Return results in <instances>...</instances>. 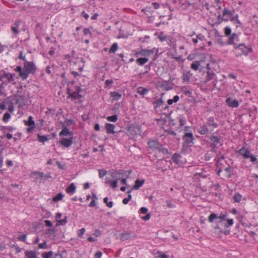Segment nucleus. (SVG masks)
Returning a JSON list of instances; mask_svg holds the SVG:
<instances>
[{"mask_svg":"<svg viewBox=\"0 0 258 258\" xmlns=\"http://www.w3.org/2000/svg\"><path fill=\"white\" fill-rule=\"evenodd\" d=\"M183 143L182 147L184 149L190 147L193 144L194 140V136L192 133H185L183 137Z\"/></svg>","mask_w":258,"mask_h":258,"instance_id":"9","label":"nucleus"},{"mask_svg":"<svg viewBox=\"0 0 258 258\" xmlns=\"http://www.w3.org/2000/svg\"><path fill=\"white\" fill-rule=\"evenodd\" d=\"M63 195L61 192L58 193L56 196L54 197L52 199V201L54 202H57L62 199Z\"/></svg>","mask_w":258,"mask_h":258,"instance_id":"44","label":"nucleus"},{"mask_svg":"<svg viewBox=\"0 0 258 258\" xmlns=\"http://www.w3.org/2000/svg\"><path fill=\"white\" fill-rule=\"evenodd\" d=\"M172 110H169V107L168 105H166L163 108V113L166 115L167 117L170 116Z\"/></svg>","mask_w":258,"mask_h":258,"instance_id":"41","label":"nucleus"},{"mask_svg":"<svg viewBox=\"0 0 258 258\" xmlns=\"http://www.w3.org/2000/svg\"><path fill=\"white\" fill-rule=\"evenodd\" d=\"M219 124L215 121L214 117L210 116L208 118L206 124L199 128L198 132L202 135H206L210 132H212V129L217 128Z\"/></svg>","mask_w":258,"mask_h":258,"instance_id":"2","label":"nucleus"},{"mask_svg":"<svg viewBox=\"0 0 258 258\" xmlns=\"http://www.w3.org/2000/svg\"><path fill=\"white\" fill-rule=\"evenodd\" d=\"M158 151L160 152H162L163 154H167L168 153V150L166 148L163 147L161 144V147H160L159 148H158Z\"/></svg>","mask_w":258,"mask_h":258,"instance_id":"59","label":"nucleus"},{"mask_svg":"<svg viewBox=\"0 0 258 258\" xmlns=\"http://www.w3.org/2000/svg\"><path fill=\"white\" fill-rule=\"evenodd\" d=\"M241 195L239 193H236L233 197V200L235 203H239L241 199Z\"/></svg>","mask_w":258,"mask_h":258,"instance_id":"43","label":"nucleus"},{"mask_svg":"<svg viewBox=\"0 0 258 258\" xmlns=\"http://www.w3.org/2000/svg\"><path fill=\"white\" fill-rule=\"evenodd\" d=\"M174 3L177 4L182 10L186 9L189 6L194 5V3H190L187 0H173Z\"/></svg>","mask_w":258,"mask_h":258,"instance_id":"14","label":"nucleus"},{"mask_svg":"<svg viewBox=\"0 0 258 258\" xmlns=\"http://www.w3.org/2000/svg\"><path fill=\"white\" fill-rule=\"evenodd\" d=\"M23 67L26 80L28 78L30 74L34 75L37 69L33 61H29L27 60L24 62Z\"/></svg>","mask_w":258,"mask_h":258,"instance_id":"4","label":"nucleus"},{"mask_svg":"<svg viewBox=\"0 0 258 258\" xmlns=\"http://www.w3.org/2000/svg\"><path fill=\"white\" fill-rule=\"evenodd\" d=\"M164 93L161 94V97L159 99H156L153 102V104L154 105V107L155 109L160 107L161 106L163 105L164 104V102L162 99V97Z\"/></svg>","mask_w":258,"mask_h":258,"instance_id":"23","label":"nucleus"},{"mask_svg":"<svg viewBox=\"0 0 258 258\" xmlns=\"http://www.w3.org/2000/svg\"><path fill=\"white\" fill-rule=\"evenodd\" d=\"M49 136V135L48 136H41L40 134H37L38 141L39 142L44 143L45 142L48 141L49 139V138L48 137Z\"/></svg>","mask_w":258,"mask_h":258,"instance_id":"38","label":"nucleus"},{"mask_svg":"<svg viewBox=\"0 0 258 258\" xmlns=\"http://www.w3.org/2000/svg\"><path fill=\"white\" fill-rule=\"evenodd\" d=\"M55 230L53 228H49L46 230V233L48 234L50 236H53L55 237Z\"/></svg>","mask_w":258,"mask_h":258,"instance_id":"48","label":"nucleus"},{"mask_svg":"<svg viewBox=\"0 0 258 258\" xmlns=\"http://www.w3.org/2000/svg\"><path fill=\"white\" fill-rule=\"evenodd\" d=\"M46 243V241L44 240L43 243L39 244L38 248L40 249H46L47 248Z\"/></svg>","mask_w":258,"mask_h":258,"instance_id":"61","label":"nucleus"},{"mask_svg":"<svg viewBox=\"0 0 258 258\" xmlns=\"http://www.w3.org/2000/svg\"><path fill=\"white\" fill-rule=\"evenodd\" d=\"M115 127V126L114 124L109 123H106L105 125V128L106 129V133L108 134H114L115 133V132L114 131Z\"/></svg>","mask_w":258,"mask_h":258,"instance_id":"25","label":"nucleus"},{"mask_svg":"<svg viewBox=\"0 0 258 258\" xmlns=\"http://www.w3.org/2000/svg\"><path fill=\"white\" fill-rule=\"evenodd\" d=\"M156 87L161 88L164 90L168 91L172 89L173 87L169 83V81H158L156 84Z\"/></svg>","mask_w":258,"mask_h":258,"instance_id":"11","label":"nucleus"},{"mask_svg":"<svg viewBox=\"0 0 258 258\" xmlns=\"http://www.w3.org/2000/svg\"><path fill=\"white\" fill-rule=\"evenodd\" d=\"M149 92V89L143 87H139L137 88V92L141 95H144Z\"/></svg>","mask_w":258,"mask_h":258,"instance_id":"36","label":"nucleus"},{"mask_svg":"<svg viewBox=\"0 0 258 258\" xmlns=\"http://www.w3.org/2000/svg\"><path fill=\"white\" fill-rule=\"evenodd\" d=\"M111 177L118 180L123 177V172L122 170H115L111 173Z\"/></svg>","mask_w":258,"mask_h":258,"instance_id":"22","label":"nucleus"},{"mask_svg":"<svg viewBox=\"0 0 258 258\" xmlns=\"http://www.w3.org/2000/svg\"><path fill=\"white\" fill-rule=\"evenodd\" d=\"M75 51L73 50L72 51V55L67 54L65 55V59L67 60V61L70 63V66L72 63V61L76 57L75 56Z\"/></svg>","mask_w":258,"mask_h":258,"instance_id":"30","label":"nucleus"},{"mask_svg":"<svg viewBox=\"0 0 258 258\" xmlns=\"http://www.w3.org/2000/svg\"><path fill=\"white\" fill-rule=\"evenodd\" d=\"M153 53L154 51L153 50L142 49L141 50H140V54L141 56H149Z\"/></svg>","mask_w":258,"mask_h":258,"instance_id":"34","label":"nucleus"},{"mask_svg":"<svg viewBox=\"0 0 258 258\" xmlns=\"http://www.w3.org/2000/svg\"><path fill=\"white\" fill-rule=\"evenodd\" d=\"M15 74L6 72L4 70L0 71V81L7 85L11 82L15 81Z\"/></svg>","mask_w":258,"mask_h":258,"instance_id":"5","label":"nucleus"},{"mask_svg":"<svg viewBox=\"0 0 258 258\" xmlns=\"http://www.w3.org/2000/svg\"><path fill=\"white\" fill-rule=\"evenodd\" d=\"M148 60L149 59L147 57H140L136 59V62L138 64L143 66L147 62Z\"/></svg>","mask_w":258,"mask_h":258,"instance_id":"32","label":"nucleus"},{"mask_svg":"<svg viewBox=\"0 0 258 258\" xmlns=\"http://www.w3.org/2000/svg\"><path fill=\"white\" fill-rule=\"evenodd\" d=\"M11 118V114L9 112H6L4 114V116H3V120L5 122H7L8 121V120H9V119Z\"/></svg>","mask_w":258,"mask_h":258,"instance_id":"55","label":"nucleus"},{"mask_svg":"<svg viewBox=\"0 0 258 258\" xmlns=\"http://www.w3.org/2000/svg\"><path fill=\"white\" fill-rule=\"evenodd\" d=\"M224 33L226 36H230L231 34V30L230 27H226L224 28Z\"/></svg>","mask_w":258,"mask_h":258,"instance_id":"58","label":"nucleus"},{"mask_svg":"<svg viewBox=\"0 0 258 258\" xmlns=\"http://www.w3.org/2000/svg\"><path fill=\"white\" fill-rule=\"evenodd\" d=\"M226 225V220H219L217 224L216 228L220 229V231L222 232L223 229L227 228V227H225Z\"/></svg>","mask_w":258,"mask_h":258,"instance_id":"24","label":"nucleus"},{"mask_svg":"<svg viewBox=\"0 0 258 258\" xmlns=\"http://www.w3.org/2000/svg\"><path fill=\"white\" fill-rule=\"evenodd\" d=\"M21 24V21L20 20H17L15 22L14 25L11 26V30L15 36H17L19 34L18 27Z\"/></svg>","mask_w":258,"mask_h":258,"instance_id":"19","label":"nucleus"},{"mask_svg":"<svg viewBox=\"0 0 258 258\" xmlns=\"http://www.w3.org/2000/svg\"><path fill=\"white\" fill-rule=\"evenodd\" d=\"M200 62L199 61H195L191 64V68L195 71H197L199 69Z\"/></svg>","mask_w":258,"mask_h":258,"instance_id":"46","label":"nucleus"},{"mask_svg":"<svg viewBox=\"0 0 258 258\" xmlns=\"http://www.w3.org/2000/svg\"><path fill=\"white\" fill-rule=\"evenodd\" d=\"M107 120L111 122H116L118 119V116L116 114L108 116L106 118Z\"/></svg>","mask_w":258,"mask_h":258,"instance_id":"49","label":"nucleus"},{"mask_svg":"<svg viewBox=\"0 0 258 258\" xmlns=\"http://www.w3.org/2000/svg\"><path fill=\"white\" fill-rule=\"evenodd\" d=\"M252 51L253 49L250 45H245L243 43L238 44L234 47V52L236 57L247 56Z\"/></svg>","mask_w":258,"mask_h":258,"instance_id":"3","label":"nucleus"},{"mask_svg":"<svg viewBox=\"0 0 258 258\" xmlns=\"http://www.w3.org/2000/svg\"><path fill=\"white\" fill-rule=\"evenodd\" d=\"M201 171L199 172H196L194 174V177L196 178H199L200 177L202 178H206L208 176V174L203 169H201Z\"/></svg>","mask_w":258,"mask_h":258,"instance_id":"27","label":"nucleus"},{"mask_svg":"<svg viewBox=\"0 0 258 258\" xmlns=\"http://www.w3.org/2000/svg\"><path fill=\"white\" fill-rule=\"evenodd\" d=\"M179 155L176 153L174 154L173 155H172L171 157V159L172 161L176 163H178V158L179 157Z\"/></svg>","mask_w":258,"mask_h":258,"instance_id":"62","label":"nucleus"},{"mask_svg":"<svg viewBox=\"0 0 258 258\" xmlns=\"http://www.w3.org/2000/svg\"><path fill=\"white\" fill-rule=\"evenodd\" d=\"M24 122L25 125L28 126H35V121L32 116L29 117L28 120H24Z\"/></svg>","mask_w":258,"mask_h":258,"instance_id":"37","label":"nucleus"},{"mask_svg":"<svg viewBox=\"0 0 258 258\" xmlns=\"http://www.w3.org/2000/svg\"><path fill=\"white\" fill-rule=\"evenodd\" d=\"M130 237V233H122L120 234V240L122 241H124L128 239Z\"/></svg>","mask_w":258,"mask_h":258,"instance_id":"54","label":"nucleus"},{"mask_svg":"<svg viewBox=\"0 0 258 258\" xmlns=\"http://www.w3.org/2000/svg\"><path fill=\"white\" fill-rule=\"evenodd\" d=\"M31 175H33L35 177V179H37L40 178L42 180H46L48 178H51L50 173H47L46 174H44L42 172L35 171L31 173Z\"/></svg>","mask_w":258,"mask_h":258,"instance_id":"13","label":"nucleus"},{"mask_svg":"<svg viewBox=\"0 0 258 258\" xmlns=\"http://www.w3.org/2000/svg\"><path fill=\"white\" fill-rule=\"evenodd\" d=\"M216 151H213V150H211L208 151L205 155V159L206 160H210L211 158L214 157V153Z\"/></svg>","mask_w":258,"mask_h":258,"instance_id":"40","label":"nucleus"},{"mask_svg":"<svg viewBox=\"0 0 258 258\" xmlns=\"http://www.w3.org/2000/svg\"><path fill=\"white\" fill-rule=\"evenodd\" d=\"M117 49H118V44H117V43H114L111 45L110 48L108 52L109 53H115Z\"/></svg>","mask_w":258,"mask_h":258,"instance_id":"42","label":"nucleus"},{"mask_svg":"<svg viewBox=\"0 0 258 258\" xmlns=\"http://www.w3.org/2000/svg\"><path fill=\"white\" fill-rule=\"evenodd\" d=\"M218 21L216 22L213 24V26L219 25L222 21H228L240 24L238 19V15L237 14H235V11L234 10H230L226 7L224 8L222 10V14L218 15Z\"/></svg>","mask_w":258,"mask_h":258,"instance_id":"1","label":"nucleus"},{"mask_svg":"<svg viewBox=\"0 0 258 258\" xmlns=\"http://www.w3.org/2000/svg\"><path fill=\"white\" fill-rule=\"evenodd\" d=\"M73 132L69 131V130L65 125L62 126V130L60 131V132L59 134V136H70L73 137Z\"/></svg>","mask_w":258,"mask_h":258,"instance_id":"21","label":"nucleus"},{"mask_svg":"<svg viewBox=\"0 0 258 258\" xmlns=\"http://www.w3.org/2000/svg\"><path fill=\"white\" fill-rule=\"evenodd\" d=\"M221 142V138L214 135L211 136L208 139V142L213 151H217L218 150L219 148L218 145L220 144V145H222Z\"/></svg>","mask_w":258,"mask_h":258,"instance_id":"8","label":"nucleus"},{"mask_svg":"<svg viewBox=\"0 0 258 258\" xmlns=\"http://www.w3.org/2000/svg\"><path fill=\"white\" fill-rule=\"evenodd\" d=\"M70 97L73 98L74 99H78L82 97V96L75 91L70 94Z\"/></svg>","mask_w":258,"mask_h":258,"instance_id":"47","label":"nucleus"},{"mask_svg":"<svg viewBox=\"0 0 258 258\" xmlns=\"http://www.w3.org/2000/svg\"><path fill=\"white\" fill-rule=\"evenodd\" d=\"M110 95L115 100H118L121 97V94L116 91L110 92Z\"/></svg>","mask_w":258,"mask_h":258,"instance_id":"39","label":"nucleus"},{"mask_svg":"<svg viewBox=\"0 0 258 258\" xmlns=\"http://www.w3.org/2000/svg\"><path fill=\"white\" fill-rule=\"evenodd\" d=\"M239 41V37L238 35L236 33L232 34L229 37L228 41L226 42V44L228 45H232L234 47L236 45H237V42Z\"/></svg>","mask_w":258,"mask_h":258,"instance_id":"15","label":"nucleus"},{"mask_svg":"<svg viewBox=\"0 0 258 258\" xmlns=\"http://www.w3.org/2000/svg\"><path fill=\"white\" fill-rule=\"evenodd\" d=\"M85 65V61L82 57H76L72 61L70 67L72 70H78L82 72Z\"/></svg>","mask_w":258,"mask_h":258,"instance_id":"6","label":"nucleus"},{"mask_svg":"<svg viewBox=\"0 0 258 258\" xmlns=\"http://www.w3.org/2000/svg\"><path fill=\"white\" fill-rule=\"evenodd\" d=\"M179 122V126H183L186 122L185 117L183 116H179L178 117Z\"/></svg>","mask_w":258,"mask_h":258,"instance_id":"50","label":"nucleus"},{"mask_svg":"<svg viewBox=\"0 0 258 258\" xmlns=\"http://www.w3.org/2000/svg\"><path fill=\"white\" fill-rule=\"evenodd\" d=\"M145 180L142 179H136L135 181V184L132 189H138L140 187H141L143 184L145 183Z\"/></svg>","mask_w":258,"mask_h":258,"instance_id":"28","label":"nucleus"},{"mask_svg":"<svg viewBox=\"0 0 258 258\" xmlns=\"http://www.w3.org/2000/svg\"><path fill=\"white\" fill-rule=\"evenodd\" d=\"M191 74H190L189 72L184 73L182 74V79L183 82H189L190 81V77Z\"/></svg>","mask_w":258,"mask_h":258,"instance_id":"35","label":"nucleus"},{"mask_svg":"<svg viewBox=\"0 0 258 258\" xmlns=\"http://www.w3.org/2000/svg\"><path fill=\"white\" fill-rule=\"evenodd\" d=\"M25 255L26 258H38L36 252L33 250H26Z\"/></svg>","mask_w":258,"mask_h":258,"instance_id":"31","label":"nucleus"},{"mask_svg":"<svg viewBox=\"0 0 258 258\" xmlns=\"http://www.w3.org/2000/svg\"><path fill=\"white\" fill-rule=\"evenodd\" d=\"M25 97L23 92L18 90L12 100L15 104H18L19 107H22L25 105Z\"/></svg>","mask_w":258,"mask_h":258,"instance_id":"7","label":"nucleus"},{"mask_svg":"<svg viewBox=\"0 0 258 258\" xmlns=\"http://www.w3.org/2000/svg\"><path fill=\"white\" fill-rule=\"evenodd\" d=\"M217 218H218V216H217V214H216L214 213H212L210 214V215L209 217V221L210 222L212 223V222H213L214 220L217 219Z\"/></svg>","mask_w":258,"mask_h":258,"instance_id":"57","label":"nucleus"},{"mask_svg":"<svg viewBox=\"0 0 258 258\" xmlns=\"http://www.w3.org/2000/svg\"><path fill=\"white\" fill-rule=\"evenodd\" d=\"M152 62H151L149 64H147L145 66V68L146 70V71L142 73H140L139 76H141L142 75H145L148 73V71L150 70L151 69V66L152 64ZM141 78H142V76H141Z\"/></svg>","mask_w":258,"mask_h":258,"instance_id":"52","label":"nucleus"},{"mask_svg":"<svg viewBox=\"0 0 258 258\" xmlns=\"http://www.w3.org/2000/svg\"><path fill=\"white\" fill-rule=\"evenodd\" d=\"M249 158L250 159V161L253 164H255L257 161V158H256V157L254 155H252V154H251L249 155Z\"/></svg>","mask_w":258,"mask_h":258,"instance_id":"64","label":"nucleus"},{"mask_svg":"<svg viewBox=\"0 0 258 258\" xmlns=\"http://www.w3.org/2000/svg\"><path fill=\"white\" fill-rule=\"evenodd\" d=\"M15 103L12 101V100H11V101L9 103V104H8V110L9 111L12 112L13 111H14V104Z\"/></svg>","mask_w":258,"mask_h":258,"instance_id":"60","label":"nucleus"},{"mask_svg":"<svg viewBox=\"0 0 258 258\" xmlns=\"http://www.w3.org/2000/svg\"><path fill=\"white\" fill-rule=\"evenodd\" d=\"M182 92L188 97L191 96V91L187 89L186 87H183L182 89Z\"/></svg>","mask_w":258,"mask_h":258,"instance_id":"53","label":"nucleus"},{"mask_svg":"<svg viewBox=\"0 0 258 258\" xmlns=\"http://www.w3.org/2000/svg\"><path fill=\"white\" fill-rule=\"evenodd\" d=\"M109 183L110 186L113 188H115L117 186V180H110Z\"/></svg>","mask_w":258,"mask_h":258,"instance_id":"63","label":"nucleus"},{"mask_svg":"<svg viewBox=\"0 0 258 258\" xmlns=\"http://www.w3.org/2000/svg\"><path fill=\"white\" fill-rule=\"evenodd\" d=\"M53 252L52 251H49L48 252H45L42 254V256L43 258H51L52 256Z\"/></svg>","mask_w":258,"mask_h":258,"instance_id":"51","label":"nucleus"},{"mask_svg":"<svg viewBox=\"0 0 258 258\" xmlns=\"http://www.w3.org/2000/svg\"><path fill=\"white\" fill-rule=\"evenodd\" d=\"M227 105L231 107H237L239 106V103L236 99L232 100L230 97H228L225 101Z\"/></svg>","mask_w":258,"mask_h":258,"instance_id":"16","label":"nucleus"},{"mask_svg":"<svg viewBox=\"0 0 258 258\" xmlns=\"http://www.w3.org/2000/svg\"><path fill=\"white\" fill-rule=\"evenodd\" d=\"M233 168L231 167L230 166H228L227 167H226L225 169V171L227 172L228 174L227 177L228 178H230L232 175L233 174Z\"/></svg>","mask_w":258,"mask_h":258,"instance_id":"45","label":"nucleus"},{"mask_svg":"<svg viewBox=\"0 0 258 258\" xmlns=\"http://www.w3.org/2000/svg\"><path fill=\"white\" fill-rule=\"evenodd\" d=\"M14 70L15 72H18L19 73V76L22 79V80H26L24 68H22L21 66H17Z\"/></svg>","mask_w":258,"mask_h":258,"instance_id":"26","label":"nucleus"},{"mask_svg":"<svg viewBox=\"0 0 258 258\" xmlns=\"http://www.w3.org/2000/svg\"><path fill=\"white\" fill-rule=\"evenodd\" d=\"M108 198L107 197H105L103 199V202L106 204V206L109 208H111L113 206V202L110 201L108 202Z\"/></svg>","mask_w":258,"mask_h":258,"instance_id":"56","label":"nucleus"},{"mask_svg":"<svg viewBox=\"0 0 258 258\" xmlns=\"http://www.w3.org/2000/svg\"><path fill=\"white\" fill-rule=\"evenodd\" d=\"M216 76V74L212 71H207V75L205 77V80L204 81L205 83H207L208 81L214 79Z\"/></svg>","mask_w":258,"mask_h":258,"instance_id":"29","label":"nucleus"},{"mask_svg":"<svg viewBox=\"0 0 258 258\" xmlns=\"http://www.w3.org/2000/svg\"><path fill=\"white\" fill-rule=\"evenodd\" d=\"M76 187L74 183H72L67 187L66 191L68 194H73L76 190Z\"/></svg>","mask_w":258,"mask_h":258,"instance_id":"33","label":"nucleus"},{"mask_svg":"<svg viewBox=\"0 0 258 258\" xmlns=\"http://www.w3.org/2000/svg\"><path fill=\"white\" fill-rule=\"evenodd\" d=\"M60 143L61 145L63 146L66 148H69L71 146L73 143V137H71L68 139L62 138L60 141Z\"/></svg>","mask_w":258,"mask_h":258,"instance_id":"17","label":"nucleus"},{"mask_svg":"<svg viewBox=\"0 0 258 258\" xmlns=\"http://www.w3.org/2000/svg\"><path fill=\"white\" fill-rule=\"evenodd\" d=\"M156 36H157V38L160 40V41L163 42L164 41H169L171 42L170 37L167 35L164 34V32H161L158 34V32H157L155 33Z\"/></svg>","mask_w":258,"mask_h":258,"instance_id":"20","label":"nucleus"},{"mask_svg":"<svg viewBox=\"0 0 258 258\" xmlns=\"http://www.w3.org/2000/svg\"><path fill=\"white\" fill-rule=\"evenodd\" d=\"M149 148L152 151L158 150L161 147V144L157 139H149L147 143Z\"/></svg>","mask_w":258,"mask_h":258,"instance_id":"12","label":"nucleus"},{"mask_svg":"<svg viewBox=\"0 0 258 258\" xmlns=\"http://www.w3.org/2000/svg\"><path fill=\"white\" fill-rule=\"evenodd\" d=\"M140 128L137 125L130 124L126 128V134L130 137H134L140 134Z\"/></svg>","mask_w":258,"mask_h":258,"instance_id":"10","label":"nucleus"},{"mask_svg":"<svg viewBox=\"0 0 258 258\" xmlns=\"http://www.w3.org/2000/svg\"><path fill=\"white\" fill-rule=\"evenodd\" d=\"M238 153L242 155L244 159L249 158V155L251 154L250 151L246 148L244 146L242 147L239 151Z\"/></svg>","mask_w":258,"mask_h":258,"instance_id":"18","label":"nucleus"}]
</instances>
